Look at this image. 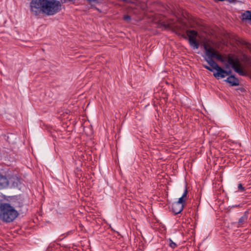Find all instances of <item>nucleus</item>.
Masks as SVG:
<instances>
[{
  "label": "nucleus",
  "mask_w": 251,
  "mask_h": 251,
  "mask_svg": "<svg viewBox=\"0 0 251 251\" xmlns=\"http://www.w3.org/2000/svg\"><path fill=\"white\" fill-rule=\"evenodd\" d=\"M204 49L205 51V54L207 56L205 58L206 61L209 64L210 60L214 61L213 58H214L221 62H225V60L223 56L220 54L218 51H216L214 49L211 47L210 46L206 44L204 45Z\"/></svg>",
  "instance_id": "nucleus-3"
},
{
  "label": "nucleus",
  "mask_w": 251,
  "mask_h": 251,
  "mask_svg": "<svg viewBox=\"0 0 251 251\" xmlns=\"http://www.w3.org/2000/svg\"><path fill=\"white\" fill-rule=\"evenodd\" d=\"M242 20H249L251 21V11L247 10L242 14Z\"/></svg>",
  "instance_id": "nucleus-12"
},
{
  "label": "nucleus",
  "mask_w": 251,
  "mask_h": 251,
  "mask_svg": "<svg viewBox=\"0 0 251 251\" xmlns=\"http://www.w3.org/2000/svg\"><path fill=\"white\" fill-rule=\"evenodd\" d=\"M61 4L56 0H31L30 11L38 16L41 13L48 16L53 15L61 10Z\"/></svg>",
  "instance_id": "nucleus-1"
},
{
  "label": "nucleus",
  "mask_w": 251,
  "mask_h": 251,
  "mask_svg": "<svg viewBox=\"0 0 251 251\" xmlns=\"http://www.w3.org/2000/svg\"><path fill=\"white\" fill-rule=\"evenodd\" d=\"M18 215V212L9 203H0V220L3 222L11 223Z\"/></svg>",
  "instance_id": "nucleus-2"
},
{
  "label": "nucleus",
  "mask_w": 251,
  "mask_h": 251,
  "mask_svg": "<svg viewBox=\"0 0 251 251\" xmlns=\"http://www.w3.org/2000/svg\"><path fill=\"white\" fill-rule=\"evenodd\" d=\"M187 36L189 37L190 45L194 49H198L200 46L199 41L197 40L198 32L194 30H187Z\"/></svg>",
  "instance_id": "nucleus-5"
},
{
  "label": "nucleus",
  "mask_w": 251,
  "mask_h": 251,
  "mask_svg": "<svg viewBox=\"0 0 251 251\" xmlns=\"http://www.w3.org/2000/svg\"><path fill=\"white\" fill-rule=\"evenodd\" d=\"M238 188L239 190L243 192L245 190V188L243 186L242 184L240 183L238 185Z\"/></svg>",
  "instance_id": "nucleus-17"
},
{
  "label": "nucleus",
  "mask_w": 251,
  "mask_h": 251,
  "mask_svg": "<svg viewBox=\"0 0 251 251\" xmlns=\"http://www.w3.org/2000/svg\"><path fill=\"white\" fill-rule=\"evenodd\" d=\"M182 36L185 39H187V37L186 36H185V35H182Z\"/></svg>",
  "instance_id": "nucleus-20"
},
{
  "label": "nucleus",
  "mask_w": 251,
  "mask_h": 251,
  "mask_svg": "<svg viewBox=\"0 0 251 251\" xmlns=\"http://www.w3.org/2000/svg\"><path fill=\"white\" fill-rule=\"evenodd\" d=\"M123 19L127 23H129L131 20V17L130 16L127 15H125L123 17Z\"/></svg>",
  "instance_id": "nucleus-14"
},
{
  "label": "nucleus",
  "mask_w": 251,
  "mask_h": 251,
  "mask_svg": "<svg viewBox=\"0 0 251 251\" xmlns=\"http://www.w3.org/2000/svg\"><path fill=\"white\" fill-rule=\"evenodd\" d=\"M8 187V178L0 173V190L5 189Z\"/></svg>",
  "instance_id": "nucleus-10"
},
{
  "label": "nucleus",
  "mask_w": 251,
  "mask_h": 251,
  "mask_svg": "<svg viewBox=\"0 0 251 251\" xmlns=\"http://www.w3.org/2000/svg\"><path fill=\"white\" fill-rule=\"evenodd\" d=\"M244 44H245V45H247L248 43H246V42H244Z\"/></svg>",
  "instance_id": "nucleus-22"
},
{
  "label": "nucleus",
  "mask_w": 251,
  "mask_h": 251,
  "mask_svg": "<svg viewBox=\"0 0 251 251\" xmlns=\"http://www.w3.org/2000/svg\"><path fill=\"white\" fill-rule=\"evenodd\" d=\"M203 66L204 68L206 69L207 70H208V71H211V72H213L214 69H213V68L212 67H209L206 65H203Z\"/></svg>",
  "instance_id": "nucleus-15"
},
{
  "label": "nucleus",
  "mask_w": 251,
  "mask_h": 251,
  "mask_svg": "<svg viewBox=\"0 0 251 251\" xmlns=\"http://www.w3.org/2000/svg\"><path fill=\"white\" fill-rule=\"evenodd\" d=\"M227 61L228 64L231 65V68L234 71L239 75L242 76H246L247 75V73L242 67L241 64L238 58L237 57L233 58V56L228 55Z\"/></svg>",
  "instance_id": "nucleus-4"
},
{
  "label": "nucleus",
  "mask_w": 251,
  "mask_h": 251,
  "mask_svg": "<svg viewBox=\"0 0 251 251\" xmlns=\"http://www.w3.org/2000/svg\"><path fill=\"white\" fill-rule=\"evenodd\" d=\"M225 81L232 86H237L239 85V80L233 75L228 76Z\"/></svg>",
  "instance_id": "nucleus-9"
},
{
  "label": "nucleus",
  "mask_w": 251,
  "mask_h": 251,
  "mask_svg": "<svg viewBox=\"0 0 251 251\" xmlns=\"http://www.w3.org/2000/svg\"><path fill=\"white\" fill-rule=\"evenodd\" d=\"M88 1H89L90 3L92 2H96L98 1L99 0H87Z\"/></svg>",
  "instance_id": "nucleus-19"
},
{
  "label": "nucleus",
  "mask_w": 251,
  "mask_h": 251,
  "mask_svg": "<svg viewBox=\"0 0 251 251\" xmlns=\"http://www.w3.org/2000/svg\"><path fill=\"white\" fill-rule=\"evenodd\" d=\"M210 61V62H209V65L212 67L213 69L217 71V72L213 74L214 77L218 78L225 77L226 71L220 67L215 61Z\"/></svg>",
  "instance_id": "nucleus-6"
},
{
  "label": "nucleus",
  "mask_w": 251,
  "mask_h": 251,
  "mask_svg": "<svg viewBox=\"0 0 251 251\" xmlns=\"http://www.w3.org/2000/svg\"><path fill=\"white\" fill-rule=\"evenodd\" d=\"M229 67V65H228V64H226V68H228Z\"/></svg>",
  "instance_id": "nucleus-21"
},
{
  "label": "nucleus",
  "mask_w": 251,
  "mask_h": 251,
  "mask_svg": "<svg viewBox=\"0 0 251 251\" xmlns=\"http://www.w3.org/2000/svg\"><path fill=\"white\" fill-rule=\"evenodd\" d=\"M63 2H66V0H64V1H63Z\"/></svg>",
  "instance_id": "nucleus-23"
},
{
  "label": "nucleus",
  "mask_w": 251,
  "mask_h": 251,
  "mask_svg": "<svg viewBox=\"0 0 251 251\" xmlns=\"http://www.w3.org/2000/svg\"><path fill=\"white\" fill-rule=\"evenodd\" d=\"M231 70H229L228 71H226V76L229 75L231 74Z\"/></svg>",
  "instance_id": "nucleus-18"
},
{
  "label": "nucleus",
  "mask_w": 251,
  "mask_h": 251,
  "mask_svg": "<svg viewBox=\"0 0 251 251\" xmlns=\"http://www.w3.org/2000/svg\"><path fill=\"white\" fill-rule=\"evenodd\" d=\"M187 194H188V190H187V188H186L182 197L179 198V199H182V202H183V203H184V202H185V198L186 197Z\"/></svg>",
  "instance_id": "nucleus-13"
},
{
  "label": "nucleus",
  "mask_w": 251,
  "mask_h": 251,
  "mask_svg": "<svg viewBox=\"0 0 251 251\" xmlns=\"http://www.w3.org/2000/svg\"><path fill=\"white\" fill-rule=\"evenodd\" d=\"M8 186L10 184H11V187L15 188V187H20V185L21 184V182L20 179L17 176H12V177L8 178Z\"/></svg>",
  "instance_id": "nucleus-8"
},
{
  "label": "nucleus",
  "mask_w": 251,
  "mask_h": 251,
  "mask_svg": "<svg viewBox=\"0 0 251 251\" xmlns=\"http://www.w3.org/2000/svg\"><path fill=\"white\" fill-rule=\"evenodd\" d=\"M184 203L182 202V199H179L178 201L172 204V211L176 215L180 213L183 209Z\"/></svg>",
  "instance_id": "nucleus-7"
},
{
  "label": "nucleus",
  "mask_w": 251,
  "mask_h": 251,
  "mask_svg": "<svg viewBox=\"0 0 251 251\" xmlns=\"http://www.w3.org/2000/svg\"><path fill=\"white\" fill-rule=\"evenodd\" d=\"M170 246L172 248H175L176 247V244L173 242L171 240H170Z\"/></svg>",
  "instance_id": "nucleus-16"
},
{
  "label": "nucleus",
  "mask_w": 251,
  "mask_h": 251,
  "mask_svg": "<svg viewBox=\"0 0 251 251\" xmlns=\"http://www.w3.org/2000/svg\"><path fill=\"white\" fill-rule=\"evenodd\" d=\"M248 220V215L245 213L243 216H242L239 220L238 222V226H241L245 223H246Z\"/></svg>",
  "instance_id": "nucleus-11"
}]
</instances>
